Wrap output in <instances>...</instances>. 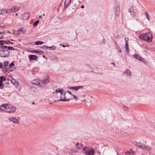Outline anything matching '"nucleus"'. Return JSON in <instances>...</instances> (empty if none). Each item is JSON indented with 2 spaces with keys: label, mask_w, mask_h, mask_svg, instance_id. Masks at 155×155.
I'll list each match as a JSON object with an SVG mask.
<instances>
[{
  "label": "nucleus",
  "mask_w": 155,
  "mask_h": 155,
  "mask_svg": "<svg viewBox=\"0 0 155 155\" xmlns=\"http://www.w3.org/2000/svg\"><path fill=\"white\" fill-rule=\"evenodd\" d=\"M49 77L47 76L46 78L43 80L38 79H36L31 81V83L34 84H36L41 87H45L46 84L49 82Z\"/></svg>",
  "instance_id": "f257e3e1"
},
{
  "label": "nucleus",
  "mask_w": 155,
  "mask_h": 155,
  "mask_svg": "<svg viewBox=\"0 0 155 155\" xmlns=\"http://www.w3.org/2000/svg\"><path fill=\"white\" fill-rule=\"evenodd\" d=\"M140 38L148 42H150L152 40L153 36L150 32L146 33L145 34H142L140 36Z\"/></svg>",
  "instance_id": "f03ea898"
},
{
  "label": "nucleus",
  "mask_w": 155,
  "mask_h": 155,
  "mask_svg": "<svg viewBox=\"0 0 155 155\" xmlns=\"http://www.w3.org/2000/svg\"><path fill=\"white\" fill-rule=\"evenodd\" d=\"M14 65V63L12 62L9 65V66L8 67H3L2 68V71L5 74H7L12 72L13 71L12 66Z\"/></svg>",
  "instance_id": "7ed1b4c3"
},
{
  "label": "nucleus",
  "mask_w": 155,
  "mask_h": 155,
  "mask_svg": "<svg viewBox=\"0 0 155 155\" xmlns=\"http://www.w3.org/2000/svg\"><path fill=\"white\" fill-rule=\"evenodd\" d=\"M10 54V52L8 50H0V57L5 58L8 57Z\"/></svg>",
  "instance_id": "20e7f679"
},
{
  "label": "nucleus",
  "mask_w": 155,
  "mask_h": 155,
  "mask_svg": "<svg viewBox=\"0 0 155 155\" xmlns=\"http://www.w3.org/2000/svg\"><path fill=\"white\" fill-rule=\"evenodd\" d=\"M66 92L61 93L59 94V99H58L57 101H68L69 100V99H66V97L65 96Z\"/></svg>",
  "instance_id": "39448f33"
},
{
  "label": "nucleus",
  "mask_w": 155,
  "mask_h": 155,
  "mask_svg": "<svg viewBox=\"0 0 155 155\" xmlns=\"http://www.w3.org/2000/svg\"><path fill=\"white\" fill-rule=\"evenodd\" d=\"M120 11V5L118 3H116L115 6L114 10V12L116 16H117L119 15Z\"/></svg>",
  "instance_id": "423d86ee"
},
{
  "label": "nucleus",
  "mask_w": 155,
  "mask_h": 155,
  "mask_svg": "<svg viewBox=\"0 0 155 155\" xmlns=\"http://www.w3.org/2000/svg\"><path fill=\"white\" fill-rule=\"evenodd\" d=\"M129 12L130 13V15L133 17L136 15V10L134 9V7L132 6L130 8Z\"/></svg>",
  "instance_id": "0eeeda50"
},
{
  "label": "nucleus",
  "mask_w": 155,
  "mask_h": 155,
  "mask_svg": "<svg viewBox=\"0 0 155 155\" xmlns=\"http://www.w3.org/2000/svg\"><path fill=\"white\" fill-rule=\"evenodd\" d=\"M15 110L16 108L14 107L8 106L5 112L9 113H12L15 112Z\"/></svg>",
  "instance_id": "6e6552de"
},
{
  "label": "nucleus",
  "mask_w": 155,
  "mask_h": 155,
  "mask_svg": "<svg viewBox=\"0 0 155 155\" xmlns=\"http://www.w3.org/2000/svg\"><path fill=\"white\" fill-rule=\"evenodd\" d=\"M8 120L10 122H12L15 124H18L19 123L18 120L13 116H11L9 118Z\"/></svg>",
  "instance_id": "1a4fd4ad"
},
{
  "label": "nucleus",
  "mask_w": 155,
  "mask_h": 155,
  "mask_svg": "<svg viewBox=\"0 0 155 155\" xmlns=\"http://www.w3.org/2000/svg\"><path fill=\"white\" fill-rule=\"evenodd\" d=\"M94 150L92 149L88 148L86 152V155H94Z\"/></svg>",
  "instance_id": "9d476101"
},
{
  "label": "nucleus",
  "mask_w": 155,
  "mask_h": 155,
  "mask_svg": "<svg viewBox=\"0 0 155 155\" xmlns=\"http://www.w3.org/2000/svg\"><path fill=\"white\" fill-rule=\"evenodd\" d=\"M133 56L134 58H136V59L142 62H144L145 61L144 59L139 55L137 54H135Z\"/></svg>",
  "instance_id": "9b49d317"
},
{
  "label": "nucleus",
  "mask_w": 155,
  "mask_h": 155,
  "mask_svg": "<svg viewBox=\"0 0 155 155\" xmlns=\"http://www.w3.org/2000/svg\"><path fill=\"white\" fill-rule=\"evenodd\" d=\"M84 86H80L78 87H71L69 88V89L74 90L75 91H77L79 89L83 88Z\"/></svg>",
  "instance_id": "f8f14e48"
},
{
  "label": "nucleus",
  "mask_w": 155,
  "mask_h": 155,
  "mask_svg": "<svg viewBox=\"0 0 155 155\" xmlns=\"http://www.w3.org/2000/svg\"><path fill=\"white\" fill-rule=\"evenodd\" d=\"M30 17V14L29 13H25L23 16V18L25 20H28Z\"/></svg>",
  "instance_id": "ddd939ff"
},
{
  "label": "nucleus",
  "mask_w": 155,
  "mask_h": 155,
  "mask_svg": "<svg viewBox=\"0 0 155 155\" xmlns=\"http://www.w3.org/2000/svg\"><path fill=\"white\" fill-rule=\"evenodd\" d=\"M30 60H36L37 59V56L36 55H30L29 56Z\"/></svg>",
  "instance_id": "4468645a"
},
{
  "label": "nucleus",
  "mask_w": 155,
  "mask_h": 155,
  "mask_svg": "<svg viewBox=\"0 0 155 155\" xmlns=\"http://www.w3.org/2000/svg\"><path fill=\"white\" fill-rule=\"evenodd\" d=\"M71 0H66L64 2V7L67 8L71 3Z\"/></svg>",
  "instance_id": "2eb2a0df"
},
{
  "label": "nucleus",
  "mask_w": 155,
  "mask_h": 155,
  "mask_svg": "<svg viewBox=\"0 0 155 155\" xmlns=\"http://www.w3.org/2000/svg\"><path fill=\"white\" fill-rule=\"evenodd\" d=\"M124 73L128 77H130L131 76V74L130 71L128 69L126 70Z\"/></svg>",
  "instance_id": "dca6fc26"
},
{
  "label": "nucleus",
  "mask_w": 155,
  "mask_h": 155,
  "mask_svg": "<svg viewBox=\"0 0 155 155\" xmlns=\"http://www.w3.org/2000/svg\"><path fill=\"white\" fill-rule=\"evenodd\" d=\"M26 31V30L23 28H21L20 29H18L17 31V32L18 33V35L20 34L19 32H21L23 33L24 34Z\"/></svg>",
  "instance_id": "f3484780"
},
{
  "label": "nucleus",
  "mask_w": 155,
  "mask_h": 155,
  "mask_svg": "<svg viewBox=\"0 0 155 155\" xmlns=\"http://www.w3.org/2000/svg\"><path fill=\"white\" fill-rule=\"evenodd\" d=\"M20 8H17L15 6H14L12 8H11V9L12 12H16L17 11H18Z\"/></svg>",
  "instance_id": "a211bd4d"
},
{
  "label": "nucleus",
  "mask_w": 155,
  "mask_h": 155,
  "mask_svg": "<svg viewBox=\"0 0 155 155\" xmlns=\"http://www.w3.org/2000/svg\"><path fill=\"white\" fill-rule=\"evenodd\" d=\"M151 148L149 146L144 144L143 147V150H146L149 151L150 150Z\"/></svg>",
  "instance_id": "6ab92c4d"
},
{
  "label": "nucleus",
  "mask_w": 155,
  "mask_h": 155,
  "mask_svg": "<svg viewBox=\"0 0 155 155\" xmlns=\"http://www.w3.org/2000/svg\"><path fill=\"white\" fill-rule=\"evenodd\" d=\"M134 152L131 150L130 151H127L125 153V155H134Z\"/></svg>",
  "instance_id": "aec40b11"
},
{
  "label": "nucleus",
  "mask_w": 155,
  "mask_h": 155,
  "mask_svg": "<svg viewBox=\"0 0 155 155\" xmlns=\"http://www.w3.org/2000/svg\"><path fill=\"white\" fill-rule=\"evenodd\" d=\"M76 146L77 149H80L83 147V145L82 144H81V145H79V143H77L76 144Z\"/></svg>",
  "instance_id": "412c9836"
},
{
  "label": "nucleus",
  "mask_w": 155,
  "mask_h": 155,
  "mask_svg": "<svg viewBox=\"0 0 155 155\" xmlns=\"http://www.w3.org/2000/svg\"><path fill=\"white\" fill-rule=\"evenodd\" d=\"M31 90L34 93H36L37 92V89L35 87H31Z\"/></svg>",
  "instance_id": "4be33fe9"
},
{
  "label": "nucleus",
  "mask_w": 155,
  "mask_h": 155,
  "mask_svg": "<svg viewBox=\"0 0 155 155\" xmlns=\"http://www.w3.org/2000/svg\"><path fill=\"white\" fill-rule=\"evenodd\" d=\"M11 81L12 82V83L15 86H16L18 84L17 82L16 81V80L13 79V78H12V79L11 80Z\"/></svg>",
  "instance_id": "5701e85b"
},
{
  "label": "nucleus",
  "mask_w": 155,
  "mask_h": 155,
  "mask_svg": "<svg viewBox=\"0 0 155 155\" xmlns=\"http://www.w3.org/2000/svg\"><path fill=\"white\" fill-rule=\"evenodd\" d=\"M125 49L126 50L127 53V54H128L129 52V49L128 43H126Z\"/></svg>",
  "instance_id": "b1692460"
},
{
  "label": "nucleus",
  "mask_w": 155,
  "mask_h": 155,
  "mask_svg": "<svg viewBox=\"0 0 155 155\" xmlns=\"http://www.w3.org/2000/svg\"><path fill=\"white\" fill-rule=\"evenodd\" d=\"M6 13V9H2L0 10V15H2Z\"/></svg>",
  "instance_id": "393cba45"
},
{
  "label": "nucleus",
  "mask_w": 155,
  "mask_h": 155,
  "mask_svg": "<svg viewBox=\"0 0 155 155\" xmlns=\"http://www.w3.org/2000/svg\"><path fill=\"white\" fill-rule=\"evenodd\" d=\"M43 43V42L41 41H36L35 42V44L36 45H41Z\"/></svg>",
  "instance_id": "a878e982"
},
{
  "label": "nucleus",
  "mask_w": 155,
  "mask_h": 155,
  "mask_svg": "<svg viewBox=\"0 0 155 155\" xmlns=\"http://www.w3.org/2000/svg\"><path fill=\"white\" fill-rule=\"evenodd\" d=\"M8 105L7 104H3L1 106V107H4L5 109H6V110H7V107H8Z\"/></svg>",
  "instance_id": "bb28decb"
},
{
  "label": "nucleus",
  "mask_w": 155,
  "mask_h": 155,
  "mask_svg": "<svg viewBox=\"0 0 155 155\" xmlns=\"http://www.w3.org/2000/svg\"><path fill=\"white\" fill-rule=\"evenodd\" d=\"M145 15H146V17L148 19L149 21L150 20V15L147 12H145Z\"/></svg>",
  "instance_id": "cd10ccee"
},
{
  "label": "nucleus",
  "mask_w": 155,
  "mask_h": 155,
  "mask_svg": "<svg viewBox=\"0 0 155 155\" xmlns=\"http://www.w3.org/2000/svg\"><path fill=\"white\" fill-rule=\"evenodd\" d=\"M56 48V47L54 45L51 47H48V49L49 48L50 50H55Z\"/></svg>",
  "instance_id": "c85d7f7f"
},
{
  "label": "nucleus",
  "mask_w": 155,
  "mask_h": 155,
  "mask_svg": "<svg viewBox=\"0 0 155 155\" xmlns=\"http://www.w3.org/2000/svg\"><path fill=\"white\" fill-rule=\"evenodd\" d=\"M116 48L120 53H121L122 52V50L119 47L118 45L116 46Z\"/></svg>",
  "instance_id": "c756f323"
},
{
  "label": "nucleus",
  "mask_w": 155,
  "mask_h": 155,
  "mask_svg": "<svg viewBox=\"0 0 155 155\" xmlns=\"http://www.w3.org/2000/svg\"><path fill=\"white\" fill-rule=\"evenodd\" d=\"M5 78L4 76H2L0 77V81L2 82L3 81H5Z\"/></svg>",
  "instance_id": "7c9ffc66"
},
{
  "label": "nucleus",
  "mask_w": 155,
  "mask_h": 155,
  "mask_svg": "<svg viewBox=\"0 0 155 155\" xmlns=\"http://www.w3.org/2000/svg\"><path fill=\"white\" fill-rule=\"evenodd\" d=\"M4 41V42H2V43H3V45L5 44H7L8 45L10 44L11 42L9 41Z\"/></svg>",
  "instance_id": "2f4dec72"
},
{
  "label": "nucleus",
  "mask_w": 155,
  "mask_h": 155,
  "mask_svg": "<svg viewBox=\"0 0 155 155\" xmlns=\"http://www.w3.org/2000/svg\"><path fill=\"white\" fill-rule=\"evenodd\" d=\"M39 21L38 20H37L35 22L33 23V25L35 27L36 26L38 23H39Z\"/></svg>",
  "instance_id": "473e14b6"
},
{
  "label": "nucleus",
  "mask_w": 155,
  "mask_h": 155,
  "mask_svg": "<svg viewBox=\"0 0 155 155\" xmlns=\"http://www.w3.org/2000/svg\"><path fill=\"white\" fill-rule=\"evenodd\" d=\"M141 145H140V144H138V147L139 148V149H143V147L144 144H143L141 143Z\"/></svg>",
  "instance_id": "72a5a7b5"
},
{
  "label": "nucleus",
  "mask_w": 155,
  "mask_h": 155,
  "mask_svg": "<svg viewBox=\"0 0 155 155\" xmlns=\"http://www.w3.org/2000/svg\"><path fill=\"white\" fill-rule=\"evenodd\" d=\"M12 12L11 9H6V13L8 14Z\"/></svg>",
  "instance_id": "f704fd0d"
},
{
  "label": "nucleus",
  "mask_w": 155,
  "mask_h": 155,
  "mask_svg": "<svg viewBox=\"0 0 155 155\" xmlns=\"http://www.w3.org/2000/svg\"><path fill=\"white\" fill-rule=\"evenodd\" d=\"M8 49L10 50H14V48L12 47L8 46Z\"/></svg>",
  "instance_id": "c9c22d12"
},
{
  "label": "nucleus",
  "mask_w": 155,
  "mask_h": 155,
  "mask_svg": "<svg viewBox=\"0 0 155 155\" xmlns=\"http://www.w3.org/2000/svg\"><path fill=\"white\" fill-rule=\"evenodd\" d=\"M7 48H8V47L6 46L2 45L1 46V49H3V50H5V49Z\"/></svg>",
  "instance_id": "e433bc0d"
},
{
  "label": "nucleus",
  "mask_w": 155,
  "mask_h": 155,
  "mask_svg": "<svg viewBox=\"0 0 155 155\" xmlns=\"http://www.w3.org/2000/svg\"><path fill=\"white\" fill-rule=\"evenodd\" d=\"M8 61H5L4 62V65L5 67H6L8 66Z\"/></svg>",
  "instance_id": "4c0bfd02"
},
{
  "label": "nucleus",
  "mask_w": 155,
  "mask_h": 155,
  "mask_svg": "<svg viewBox=\"0 0 155 155\" xmlns=\"http://www.w3.org/2000/svg\"><path fill=\"white\" fill-rule=\"evenodd\" d=\"M132 143L134 145H136L137 147L138 146V144H140V143H137L135 141H134Z\"/></svg>",
  "instance_id": "58836bf2"
},
{
  "label": "nucleus",
  "mask_w": 155,
  "mask_h": 155,
  "mask_svg": "<svg viewBox=\"0 0 155 155\" xmlns=\"http://www.w3.org/2000/svg\"><path fill=\"white\" fill-rule=\"evenodd\" d=\"M5 24L3 22H1L0 23V26L2 27L5 26Z\"/></svg>",
  "instance_id": "ea45409f"
},
{
  "label": "nucleus",
  "mask_w": 155,
  "mask_h": 155,
  "mask_svg": "<svg viewBox=\"0 0 155 155\" xmlns=\"http://www.w3.org/2000/svg\"><path fill=\"white\" fill-rule=\"evenodd\" d=\"M42 49L43 50H46L48 49V46L45 45L42 47Z\"/></svg>",
  "instance_id": "a19ab883"
},
{
  "label": "nucleus",
  "mask_w": 155,
  "mask_h": 155,
  "mask_svg": "<svg viewBox=\"0 0 155 155\" xmlns=\"http://www.w3.org/2000/svg\"><path fill=\"white\" fill-rule=\"evenodd\" d=\"M72 96L74 97V99L77 101L78 100V97L74 95H73Z\"/></svg>",
  "instance_id": "79ce46f5"
},
{
  "label": "nucleus",
  "mask_w": 155,
  "mask_h": 155,
  "mask_svg": "<svg viewBox=\"0 0 155 155\" xmlns=\"http://www.w3.org/2000/svg\"><path fill=\"white\" fill-rule=\"evenodd\" d=\"M38 53H40V54H43L44 53V52L42 51L39 50V51Z\"/></svg>",
  "instance_id": "37998d69"
},
{
  "label": "nucleus",
  "mask_w": 155,
  "mask_h": 155,
  "mask_svg": "<svg viewBox=\"0 0 155 155\" xmlns=\"http://www.w3.org/2000/svg\"><path fill=\"white\" fill-rule=\"evenodd\" d=\"M128 134L127 133H125L124 134H123V136L124 137V136H127L128 135Z\"/></svg>",
  "instance_id": "c03bdc74"
},
{
  "label": "nucleus",
  "mask_w": 155,
  "mask_h": 155,
  "mask_svg": "<svg viewBox=\"0 0 155 155\" xmlns=\"http://www.w3.org/2000/svg\"><path fill=\"white\" fill-rule=\"evenodd\" d=\"M89 148L88 147H84L83 148V150L84 151H86V150H87V148Z\"/></svg>",
  "instance_id": "a18cd8bd"
},
{
  "label": "nucleus",
  "mask_w": 155,
  "mask_h": 155,
  "mask_svg": "<svg viewBox=\"0 0 155 155\" xmlns=\"http://www.w3.org/2000/svg\"><path fill=\"white\" fill-rule=\"evenodd\" d=\"M124 108L125 110L126 111V110H127V109L128 108V107H127L125 106H124Z\"/></svg>",
  "instance_id": "49530a36"
},
{
  "label": "nucleus",
  "mask_w": 155,
  "mask_h": 155,
  "mask_svg": "<svg viewBox=\"0 0 155 155\" xmlns=\"http://www.w3.org/2000/svg\"><path fill=\"white\" fill-rule=\"evenodd\" d=\"M124 39L125 40V44L127 43H128V38H124Z\"/></svg>",
  "instance_id": "de8ad7c7"
},
{
  "label": "nucleus",
  "mask_w": 155,
  "mask_h": 155,
  "mask_svg": "<svg viewBox=\"0 0 155 155\" xmlns=\"http://www.w3.org/2000/svg\"><path fill=\"white\" fill-rule=\"evenodd\" d=\"M57 58L56 57L54 56L51 58V60H54L56 59Z\"/></svg>",
  "instance_id": "09e8293b"
},
{
  "label": "nucleus",
  "mask_w": 155,
  "mask_h": 155,
  "mask_svg": "<svg viewBox=\"0 0 155 155\" xmlns=\"http://www.w3.org/2000/svg\"><path fill=\"white\" fill-rule=\"evenodd\" d=\"M56 92H57L60 93V89H58L56 90Z\"/></svg>",
  "instance_id": "8fccbe9b"
},
{
  "label": "nucleus",
  "mask_w": 155,
  "mask_h": 155,
  "mask_svg": "<svg viewBox=\"0 0 155 155\" xmlns=\"http://www.w3.org/2000/svg\"><path fill=\"white\" fill-rule=\"evenodd\" d=\"M2 42H4V41L2 40L0 41V45H3V43H2Z\"/></svg>",
  "instance_id": "3c124183"
},
{
  "label": "nucleus",
  "mask_w": 155,
  "mask_h": 155,
  "mask_svg": "<svg viewBox=\"0 0 155 155\" xmlns=\"http://www.w3.org/2000/svg\"><path fill=\"white\" fill-rule=\"evenodd\" d=\"M32 52H33L35 53H38L39 51H37V50H36V51L34 50Z\"/></svg>",
  "instance_id": "603ef678"
},
{
  "label": "nucleus",
  "mask_w": 155,
  "mask_h": 155,
  "mask_svg": "<svg viewBox=\"0 0 155 155\" xmlns=\"http://www.w3.org/2000/svg\"><path fill=\"white\" fill-rule=\"evenodd\" d=\"M64 90L63 88H61V89H60V91L61 92V93H63V92L64 91Z\"/></svg>",
  "instance_id": "864d4df0"
},
{
  "label": "nucleus",
  "mask_w": 155,
  "mask_h": 155,
  "mask_svg": "<svg viewBox=\"0 0 155 155\" xmlns=\"http://www.w3.org/2000/svg\"><path fill=\"white\" fill-rule=\"evenodd\" d=\"M3 66V64L2 63H0V68H2Z\"/></svg>",
  "instance_id": "5fc2aeb1"
},
{
  "label": "nucleus",
  "mask_w": 155,
  "mask_h": 155,
  "mask_svg": "<svg viewBox=\"0 0 155 155\" xmlns=\"http://www.w3.org/2000/svg\"><path fill=\"white\" fill-rule=\"evenodd\" d=\"M67 92L69 93V94H70L71 95H73L71 93L70 91H67Z\"/></svg>",
  "instance_id": "6e6d98bb"
},
{
  "label": "nucleus",
  "mask_w": 155,
  "mask_h": 155,
  "mask_svg": "<svg viewBox=\"0 0 155 155\" xmlns=\"http://www.w3.org/2000/svg\"><path fill=\"white\" fill-rule=\"evenodd\" d=\"M2 82L0 81V87L2 86Z\"/></svg>",
  "instance_id": "4d7b16f0"
},
{
  "label": "nucleus",
  "mask_w": 155,
  "mask_h": 155,
  "mask_svg": "<svg viewBox=\"0 0 155 155\" xmlns=\"http://www.w3.org/2000/svg\"><path fill=\"white\" fill-rule=\"evenodd\" d=\"M58 61V59L57 58L56 59L54 60V61L57 62Z\"/></svg>",
  "instance_id": "13d9d810"
},
{
  "label": "nucleus",
  "mask_w": 155,
  "mask_h": 155,
  "mask_svg": "<svg viewBox=\"0 0 155 155\" xmlns=\"http://www.w3.org/2000/svg\"><path fill=\"white\" fill-rule=\"evenodd\" d=\"M58 61V59L57 58L56 59L54 60V61L57 62Z\"/></svg>",
  "instance_id": "bf43d9fd"
},
{
  "label": "nucleus",
  "mask_w": 155,
  "mask_h": 155,
  "mask_svg": "<svg viewBox=\"0 0 155 155\" xmlns=\"http://www.w3.org/2000/svg\"><path fill=\"white\" fill-rule=\"evenodd\" d=\"M4 38V37L2 36L0 37V39H3Z\"/></svg>",
  "instance_id": "052dcab7"
},
{
  "label": "nucleus",
  "mask_w": 155,
  "mask_h": 155,
  "mask_svg": "<svg viewBox=\"0 0 155 155\" xmlns=\"http://www.w3.org/2000/svg\"><path fill=\"white\" fill-rule=\"evenodd\" d=\"M81 8H84V5H81Z\"/></svg>",
  "instance_id": "680f3d73"
},
{
  "label": "nucleus",
  "mask_w": 155,
  "mask_h": 155,
  "mask_svg": "<svg viewBox=\"0 0 155 155\" xmlns=\"http://www.w3.org/2000/svg\"><path fill=\"white\" fill-rule=\"evenodd\" d=\"M39 18L40 19H41L42 18V16L41 15H40L39 16Z\"/></svg>",
  "instance_id": "e2e57ef3"
},
{
  "label": "nucleus",
  "mask_w": 155,
  "mask_h": 155,
  "mask_svg": "<svg viewBox=\"0 0 155 155\" xmlns=\"http://www.w3.org/2000/svg\"><path fill=\"white\" fill-rule=\"evenodd\" d=\"M111 64H113V65H114V66H115V64H114V63H111Z\"/></svg>",
  "instance_id": "0e129e2a"
},
{
  "label": "nucleus",
  "mask_w": 155,
  "mask_h": 155,
  "mask_svg": "<svg viewBox=\"0 0 155 155\" xmlns=\"http://www.w3.org/2000/svg\"><path fill=\"white\" fill-rule=\"evenodd\" d=\"M128 103H130V100H128Z\"/></svg>",
  "instance_id": "69168bd1"
},
{
  "label": "nucleus",
  "mask_w": 155,
  "mask_h": 155,
  "mask_svg": "<svg viewBox=\"0 0 155 155\" xmlns=\"http://www.w3.org/2000/svg\"><path fill=\"white\" fill-rule=\"evenodd\" d=\"M62 46H63V47H65V46H64V45H62Z\"/></svg>",
  "instance_id": "338daca9"
},
{
  "label": "nucleus",
  "mask_w": 155,
  "mask_h": 155,
  "mask_svg": "<svg viewBox=\"0 0 155 155\" xmlns=\"http://www.w3.org/2000/svg\"><path fill=\"white\" fill-rule=\"evenodd\" d=\"M43 57L44 58H45V55H43Z\"/></svg>",
  "instance_id": "774afa93"
}]
</instances>
